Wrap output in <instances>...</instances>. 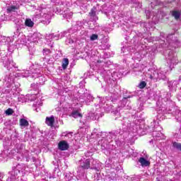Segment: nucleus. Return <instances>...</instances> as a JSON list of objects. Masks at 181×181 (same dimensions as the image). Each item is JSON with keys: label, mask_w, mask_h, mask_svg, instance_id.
I'll return each instance as SVG.
<instances>
[{"label": "nucleus", "mask_w": 181, "mask_h": 181, "mask_svg": "<svg viewBox=\"0 0 181 181\" xmlns=\"http://www.w3.org/2000/svg\"><path fill=\"white\" fill-rule=\"evenodd\" d=\"M142 71H144L142 67L135 68L134 69L133 74H134V76H141V74H142Z\"/></svg>", "instance_id": "obj_27"}, {"label": "nucleus", "mask_w": 181, "mask_h": 181, "mask_svg": "<svg viewBox=\"0 0 181 181\" xmlns=\"http://www.w3.org/2000/svg\"><path fill=\"white\" fill-rule=\"evenodd\" d=\"M151 50L152 53H157V52H163V56H165L168 64L170 66V70H172L176 64H177V56L173 51V47L172 46H158L151 47Z\"/></svg>", "instance_id": "obj_2"}, {"label": "nucleus", "mask_w": 181, "mask_h": 181, "mask_svg": "<svg viewBox=\"0 0 181 181\" xmlns=\"http://www.w3.org/2000/svg\"><path fill=\"white\" fill-rule=\"evenodd\" d=\"M128 98H131V96L124 98V99L122 100L121 107H122L123 108H126L127 110H130L131 105H129L130 102L128 101Z\"/></svg>", "instance_id": "obj_22"}, {"label": "nucleus", "mask_w": 181, "mask_h": 181, "mask_svg": "<svg viewBox=\"0 0 181 181\" xmlns=\"http://www.w3.org/2000/svg\"><path fill=\"white\" fill-rule=\"evenodd\" d=\"M72 117H74V118H78V117H81V113L78 112V111H74L72 112Z\"/></svg>", "instance_id": "obj_38"}, {"label": "nucleus", "mask_w": 181, "mask_h": 181, "mask_svg": "<svg viewBox=\"0 0 181 181\" xmlns=\"http://www.w3.org/2000/svg\"><path fill=\"white\" fill-rule=\"evenodd\" d=\"M173 147L174 149H176L181 153V143H177L176 141H173Z\"/></svg>", "instance_id": "obj_28"}, {"label": "nucleus", "mask_w": 181, "mask_h": 181, "mask_svg": "<svg viewBox=\"0 0 181 181\" xmlns=\"http://www.w3.org/2000/svg\"><path fill=\"white\" fill-rule=\"evenodd\" d=\"M69 143L64 140L59 141L58 144V148L60 151H67V149H69Z\"/></svg>", "instance_id": "obj_20"}, {"label": "nucleus", "mask_w": 181, "mask_h": 181, "mask_svg": "<svg viewBox=\"0 0 181 181\" xmlns=\"http://www.w3.org/2000/svg\"><path fill=\"white\" fill-rule=\"evenodd\" d=\"M28 50H29L30 54H33V52H35V47L30 46V47H28Z\"/></svg>", "instance_id": "obj_46"}, {"label": "nucleus", "mask_w": 181, "mask_h": 181, "mask_svg": "<svg viewBox=\"0 0 181 181\" xmlns=\"http://www.w3.org/2000/svg\"><path fill=\"white\" fill-rule=\"evenodd\" d=\"M123 134H124V132L121 130V129H119L117 130H114L110 132L107 135V138H111V139H115V141L117 146H122L124 142L121 141V140L118 139L117 138H119V136H121V135H122Z\"/></svg>", "instance_id": "obj_11"}, {"label": "nucleus", "mask_w": 181, "mask_h": 181, "mask_svg": "<svg viewBox=\"0 0 181 181\" xmlns=\"http://www.w3.org/2000/svg\"><path fill=\"white\" fill-rule=\"evenodd\" d=\"M89 15L90 16H93V17L95 16L96 15L95 11H94L93 8H91L90 11L89 12Z\"/></svg>", "instance_id": "obj_45"}, {"label": "nucleus", "mask_w": 181, "mask_h": 181, "mask_svg": "<svg viewBox=\"0 0 181 181\" xmlns=\"http://www.w3.org/2000/svg\"><path fill=\"white\" fill-rule=\"evenodd\" d=\"M174 115H175V118L179 121V118L181 117V111L179 109H177L175 110V113H173Z\"/></svg>", "instance_id": "obj_36"}, {"label": "nucleus", "mask_w": 181, "mask_h": 181, "mask_svg": "<svg viewBox=\"0 0 181 181\" xmlns=\"http://www.w3.org/2000/svg\"><path fill=\"white\" fill-rule=\"evenodd\" d=\"M91 155H93V153L91 152L85 153V156H86V158H88V156H91Z\"/></svg>", "instance_id": "obj_48"}, {"label": "nucleus", "mask_w": 181, "mask_h": 181, "mask_svg": "<svg viewBox=\"0 0 181 181\" xmlns=\"http://www.w3.org/2000/svg\"><path fill=\"white\" fill-rule=\"evenodd\" d=\"M90 159H86V160H81L79 161L80 167L78 168L77 173H81V175H86L84 169H89L90 168Z\"/></svg>", "instance_id": "obj_14"}, {"label": "nucleus", "mask_w": 181, "mask_h": 181, "mask_svg": "<svg viewBox=\"0 0 181 181\" xmlns=\"http://www.w3.org/2000/svg\"><path fill=\"white\" fill-rule=\"evenodd\" d=\"M109 91L111 94H114L115 93V89L112 90V88L109 89Z\"/></svg>", "instance_id": "obj_49"}, {"label": "nucleus", "mask_w": 181, "mask_h": 181, "mask_svg": "<svg viewBox=\"0 0 181 181\" xmlns=\"http://www.w3.org/2000/svg\"><path fill=\"white\" fill-rule=\"evenodd\" d=\"M30 170L26 164L18 163L16 167H13L12 170L8 173L9 176L8 180L9 181H26L23 180V176L29 173Z\"/></svg>", "instance_id": "obj_3"}, {"label": "nucleus", "mask_w": 181, "mask_h": 181, "mask_svg": "<svg viewBox=\"0 0 181 181\" xmlns=\"http://www.w3.org/2000/svg\"><path fill=\"white\" fill-rule=\"evenodd\" d=\"M98 39V35L97 34H93L90 36V40H97Z\"/></svg>", "instance_id": "obj_44"}, {"label": "nucleus", "mask_w": 181, "mask_h": 181, "mask_svg": "<svg viewBox=\"0 0 181 181\" xmlns=\"http://www.w3.org/2000/svg\"><path fill=\"white\" fill-rule=\"evenodd\" d=\"M180 15H181L180 11H172V16H173L176 21L180 18Z\"/></svg>", "instance_id": "obj_29"}, {"label": "nucleus", "mask_w": 181, "mask_h": 181, "mask_svg": "<svg viewBox=\"0 0 181 181\" xmlns=\"http://www.w3.org/2000/svg\"><path fill=\"white\" fill-rule=\"evenodd\" d=\"M30 70H24L21 73L18 72H13L11 74L14 75V77L16 78H18V77H29L30 74H32L31 77L33 78H37V77H40L41 78H43L42 76V73H43V67L40 65H33L30 67Z\"/></svg>", "instance_id": "obj_4"}, {"label": "nucleus", "mask_w": 181, "mask_h": 181, "mask_svg": "<svg viewBox=\"0 0 181 181\" xmlns=\"http://www.w3.org/2000/svg\"><path fill=\"white\" fill-rule=\"evenodd\" d=\"M95 163H97V162H96V161L93 160V165L94 166H95Z\"/></svg>", "instance_id": "obj_51"}, {"label": "nucleus", "mask_w": 181, "mask_h": 181, "mask_svg": "<svg viewBox=\"0 0 181 181\" xmlns=\"http://www.w3.org/2000/svg\"><path fill=\"white\" fill-rule=\"evenodd\" d=\"M147 80H152L153 81H158V80H165L166 78V70L156 71L153 69H148L144 74Z\"/></svg>", "instance_id": "obj_7"}, {"label": "nucleus", "mask_w": 181, "mask_h": 181, "mask_svg": "<svg viewBox=\"0 0 181 181\" xmlns=\"http://www.w3.org/2000/svg\"><path fill=\"white\" fill-rule=\"evenodd\" d=\"M177 86H179V81L172 80L168 82V87L170 91H176Z\"/></svg>", "instance_id": "obj_19"}, {"label": "nucleus", "mask_w": 181, "mask_h": 181, "mask_svg": "<svg viewBox=\"0 0 181 181\" xmlns=\"http://www.w3.org/2000/svg\"><path fill=\"white\" fill-rule=\"evenodd\" d=\"M73 179V175H71V173H66L65 175V180L70 181Z\"/></svg>", "instance_id": "obj_40"}, {"label": "nucleus", "mask_w": 181, "mask_h": 181, "mask_svg": "<svg viewBox=\"0 0 181 181\" xmlns=\"http://www.w3.org/2000/svg\"><path fill=\"white\" fill-rule=\"evenodd\" d=\"M139 88H145V87H146V82H145L144 81H142L139 84Z\"/></svg>", "instance_id": "obj_42"}, {"label": "nucleus", "mask_w": 181, "mask_h": 181, "mask_svg": "<svg viewBox=\"0 0 181 181\" xmlns=\"http://www.w3.org/2000/svg\"><path fill=\"white\" fill-rule=\"evenodd\" d=\"M122 129L124 133L129 132L132 134H136L138 132V125L132 122L129 118L124 117L121 121Z\"/></svg>", "instance_id": "obj_8"}, {"label": "nucleus", "mask_w": 181, "mask_h": 181, "mask_svg": "<svg viewBox=\"0 0 181 181\" xmlns=\"http://www.w3.org/2000/svg\"><path fill=\"white\" fill-rule=\"evenodd\" d=\"M62 136H65V138H68V139H71V138H73V133L64 132V133H62Z\"/></svg>", "instance_id": "obj_37"}, {"label": "nucleus", "mask_w": 181, "mask_h": 181, "mask_svg": "<svg viewBox=\"0 0 181 181\" xmlns=\"http://www.w3.org/2000/svg\"><path fill=\"white\" fill-rule=\"evenodd\" d=\"M18 101V103H26L28 101V98L25 97L23 95H19Z\"/></svg>", "instance_id": "obj_32"}, {"label": "nucleus", "mask_w": 181, "mask_h": 181, "mask_svg": "<svg viewBox=\"0 0 181 181\" xmlns=\"http://www.w3.org/2000/svg\"><path fill=\"white\" fill-rule=\"evenodd\" d=\"M6 151H0V160H2V158L4 159V158H6V156H8V153H6Z\"/></svg>", "instance_id": "obj_39"}, {"label": "nucleus", "mask_w": 181, "mask_h": 181, "mask_svg": "<svg viewBox=\"0 0 181 181\" xmlns=\"http://www.w3.org/2000/svg\"><path fill=\"white\" fill-rule=\"evenodd\" d=\"M21 155L23 159H25L26 162L30 160V155H29V151L28 150H25Z\"/></svg>", "instance_id": "obj_26"}, {"label": "nucleus", "mask_w": 181, "mask_h": 181, "mask_svg": "<svg viewBox=\"0 0 181 181\" xmlns=\"http://www.w3.org/2000/svg\"><path fill=\"white\" fill-rule=\"evenodd\" d=\"M26 98L28 101H35V100H37L38 102H36L35 103H33V107H41L42 105V101H40V98L37 97V95L33 94V95H28L26 96Z\"/></svg>", "instance_id": "obj_17"}, {"label": "nucleus", "mask_w": 181, "mask_h": 181, "mask_svg": "<svg viewBox=\"0 0 181 181\" xmlns=\"http://www.w3.org/2000/svg\"><path fill=\"white\" fill-rule=\"evenodd\" d=\"M25 26H28V28H33V25H35V23L32 21L30 18H27L25 21Z\"/></svg>", "instance_id": "obj_30"}, {"label": "nucleus", "mask_w": 181, "mask_h": 181, "mask_svg": "<svg viewBox=\"0 0 181 181\" xmlns=\"http://www.w3.org/2000/svg\"><path fill=\"white\" fill-rule=\"evenodd\" d=\"M128 98H131V96L124 98V99L122 100L121 107H122L123 108H126L127 110H130L131 105H129L130 102L128 101Z\"/></svg>", "instance_id": "obj_21"}, {"label": "nucleus", "mask_w": 181, "mask_h": 181, "mask_svg": "<svg viewBox=\"0 0 181 181\" xmlns=\"http://www.w3.org/2000/svg\"><path fill=\"white\" fill-rule=\"evenodd\" d=\"M139 163L141 164L142 168H146L149 166V165H151V163L148 161L146 159H145V158H143V157H141L139 159Z\"/></svg>", "instance_id": "obj_24"}, {"label": "nucleus", "mask_w": 181, "mask_h": 181, "mask_svg": "<svg viewBox=\"0 0 181 181\" xmlns=\"http://www.w3.org/2000/svg\"><path fill=\"white\" fill-rule=\"evenodd\" d=\"M13 50H15V47H13V46L8 47V53H10V54H11V53L13 52Z\"/></svg>", "instance_id": "obj_43"}, {"label": "nucleus", "mask_w": 181, "mask_h": 181, "mask_svg": "<svg viewBox=\"0 0 181 181\" xmlns=\"http://www.w3.org/2000/svg\"><path fill=\"white\" fill-rule=\"evenodd\" d=\"M124 50H125V47H123L122 48V52H124Z\"/></svg>", "instance_id": "obj_52"}, {"label": "nucleus", "mask_w": 181, "mask_h": 181, "mask_svg": "<svg viewBox=\"0 0 181 181\" xmlns=\"http://www.w3.org/2000/svg\"><path fill=\"white\" fill-rule=\"evenodd\" d=\"M97 129H94L91 136L92 138H100V136H102V139L98 141V145L100 147V149L104 151V153H105V151L108 152L110 151V142L107 139H105V136H107V132H97Z\"/></svg>", "instance_id": "obj_6"}, {"label": "nucleus", "mask_w": 181, "mask_h": 181, "mask_svg": "<svg viewBox=\"0 0 181 181\" xmlns=\"http://www.w3.org/2000/svg\"><path fill=\"white\" fill-rule=\"evenodd\" d=\"M117 98H118V97L116 96V97H115V98H112L111 101H112V103H114V102L117 101Z\"/></svg>", "instance_id": "obj_50"}, {"label": "nucleus", "mask_w": 181, "mask_h": 181, "mask_svg": "<svg viewBox=\"0 0 181 181\" xmlns=\"http://www.w3.org/2000/svg\"><path fill=\"white\" fill-rule=\"evenodd\" d=\"M104 56H105V57H106V58H108V57H109V56H108V55H106V54H104Z\"/></svg>", "instance_id": "obj_53"}, {"label": "nucleus", "mask_w": 181, "mask_h": 181, "mask_svg": "<svg viewBox=\"0 0 181 181\" xmlns=\"http://www.w3.org/2000/svg\"><path fill=\"white\" fill-rule=\"evenodd\" d=\"M20 125L21 127H28L29 126V122L26 120V119H20Z\"/></svg>", "instance_id": "obj_33"}, {"label": "nucleus", "mask_w": 181, "mask_h": 181, "mask_svg": "<svg viewBox=\"0 0 181 181\" xmlns=\"http://www.w3.org/2000/svg\"><path fill=\"white\" fill-rule=\"evenodd\" d=\"M6 115H12L13 114V109L12 108H8L5 111Z\"/></svg>", "instance_id": "obj_41"}, {"label": "nucleus", "mask_w": 181, "mask_h": 181, "mask_svg": "<svg viewBox=\"0 0 181 181\" xmlns=\"http://www.w3.org/2000/svg\"><path fill=\"white\" fill-rule=\"evenodd\" d=\"M108 64H111V62H108L105 58H102L98 60L97 66H99V70L100 71V73H103V77L105 78H108L106 74H108V71L105 70L103 67H107Z\"/></svg>", "instance_id": "obj_13"}, {"label": "nucleus", "mask_w": 181, "mask_h": 181, "mask_svg": "<svg viewBox=\"0 0 181 181\" xmlns=\"http://www.w3.org/2000/svg\"><path fill=\"white\" fill-rule=\"evenodd\" d=\"M168 104H169V102L166 103V105H168Z\"/></svg>", "instance_id": "obj_54"}, {"label": "nucleus", "mask_w": 181, "mask_h": 181, "mask_svg": "<svg viewBox=\"0 0 181 181\" xmlns=\"http://www.w3.org/2000/svg\"><path fill=\"white\" fill-rule=\"evenodd\" d=\"M151 124L152 125H154V131L152 134L153 139L156 141H160V139H165V136L163 135V134H162V132H160L162 131V128L160 127V126L156 124H159V122L153 120Z\"/></svg>", "instance_id": "obj_10"}, {"label": "nucleus", "mask_w": 181, "mask_h": 181, "mask_svg": "<svg viewBox=\"0 0 181 181\" xmlns=\"http://www.w3.org/2000/svg\"><path fill=\"white\" fill-rule=\"evenodd\" d=\"M67 66H69V59L64 58L62 61V69L66 70V69H67Z\"/></svg>", "instance_id": "obj_35"}, {"label": "nucleus", "mask_w": 181, "mask_h": 181, "mask_svg": "<svg viewBox=\"0 0 181 181\" xmlns=\"http://www.w3.org/2000/svg\"><path fill=\"white\" fill-rule=\"evenodd\" d=\"M168 95V93L164 92L163 95H160L161 100H162V104L160 105V112H163V114H170V111H172V109L165 107V103H163V101H166L168 100V97H166Z\"/></svg>", "instance_id": "obj_15"}, {"label": "nucleus", "mask_w": 181, "mask_h": 181, "mask_svg": "<svg viewBox=\"0 0 181 181\" xmlns=\"http://www.w3.org/2000/svg\"><path fill=\"white\" fill-rule=\"evenodd\" d=\"M53 52V49H49V48H45L42 51V53L44 54V56H49V54H50L51 53H52Z\"/></svg>", "instance_id": "obj_31"}, {"label": "nucleus", "mask_w": 181, "mask_h": 181, "mask_svg": "<svg viewBox=\"0 0 181 181\" xmlns=\"http://www.w3.org/2000/svg\"><path fill=\"white\" fill-rule=\"evenodd\" d=\"M11 140L13 145H14V149L11 151V153L13 155H16V153L21 155V153H23L26 150L25 144L21 143V141L16 137L14 139L13 137Z\"/></svg>", "instance_id": "obj_9"}, {"label": "nucleus", "mask_w": 181, "mask_h": 181, "mask_svg": "<svg viewBox=\"0 0 181 181\" xmlns=\"http://www.w3.org/2000/svg\"><path fill=\"white\" fill-rule=\"evenodd\" d=\"M80 103H84L86 105H90L93 101H95V104H98V107L100 108V110H104L106 112H110L111 110H112V106L110 105V98H100L98 97L94 98L93 95L90 93H84L83 95L79 97L78 100Z\"/></svg>", "instance_id": "obj_1"}, {"label": "nucleus", "mask_w": 181, "mask_h": 181, "mask_svg": "<svg viewBox=\"0 0 181 181\" xmlns=\"http://www.w3.org/2000/svg\"><path fill=\"white\" fill-rule=\"evenodd\" d=\"M18 9V8L16 7V6H11L10 7H8L6 9L7 13H11V12H15V11Z\"/></svg>", "instance_id": "obj_34"}, {"label": "nucleus", "mask_w": 181, "mask_h": 181, "mask_svg": "<svg viewBox=\"0 0 181 181\" xmlns=\"http://www.w3.org/2000/svg\"><path fill=\"white\" fill-rule=\"evenodd\" d=\"M15 78H16L15 75L11 73L5 76L4 81L7 88H10L11 94L13 95H18L21 91V88H19L21 87V83L16 82Z\"/></svg>", "instance_id": "obj_5"}, {"label": "nucleus", "mask_w": 181, "mask_h": 181, "mask_svg": "<svg viewBox=\"0 0 181 181\" xmlns=\"http://www.w3.org/2000/svg\"><path fill=\"white\" fill-rule=\"evenodd\" d=\"M1 60H3V63L4 64V67H6L7 70L13 71V70H16L18 67L16 66V64L13 62L12 59H11V56H4L1 57Z\"/></svg>", "instance_id": "obj_12"}, {"label": "nucleus", "mask_w": 181, "mask_h": 181, "mask_svg": "<svg viewBox=\"0 0 181 181\" xmlns=\"http://www.w3.org/2000/svg\"><path fill=\"white\" fill-rule=\"evenodd\" d=\"M45 124L48 127H53L54 125V116L52 115L51 117H47L45 119Z\"/></svg>", "instance_id": "obj_23"}, {"label": "nucleus", "mask_w": 181, "mask_h": 181, "mask_svg": "<svg viewBox=\"0 0 181 181\" xmlns=\"http://www.w3.org/2000/svg\"><path fill=\"white\" fill-rule=\"evenodd\" d=\"M95 107H96V112H90L88 113V118H90V119H92V121H95V119H98L100 118V113L104 108H100L98 107V103H95Z\"/></svg>", "instance_id": "obj_16"}, {"label": "nucleus", "mask_w": 181, "mask_h": 181, "mask_svg": "<svg viewBox=\"0 0 181 181\" xmlns=\"http://www.w3.org/2000/svg\"><path fill=\"white\" fill-rule=\"evenodd\" d=\"M77 177H76V180H74V181H88L87 179V177L86 176V174L81 175V173H77Z\"/></svg>", "instance_id": "obj_25"}, {"label": "nucleus", "mask_w": 181, "mask_h": 181, "mask_svg": "<svg viewBox=\"0 0 181 181\" xmlns=\"http://www.w3.org/2000/svg\"><path fill=\"white\" fill-rule=\"evenodd\" d=\"M57 57H62V56H63L62 51L59 50L58 53H57Z\"/></svg>", "instance_id": "obj_47"}, {"label": "nucleus", "mask_w": 181, "mask_h": 181, "mask_svg": "<svg viewBox=\"0 0 181 181\" xmlns=\"http://www.w3.org/2000/svg\"><path fill=\"white\" fill-rule=\"evenodd\" d=\"M80 129H78V134L86 135L87 130L88 129V122L86 120H80Z\"/></svg>", "instance_id": "obj_18"}]
</instances>
